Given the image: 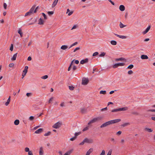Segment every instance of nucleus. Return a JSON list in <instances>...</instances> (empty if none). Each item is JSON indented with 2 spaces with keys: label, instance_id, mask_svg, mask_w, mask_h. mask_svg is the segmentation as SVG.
I'll list each match as a JSON object with an SVG mask.
<instances>
[{
  "label": "nucleus",
  "instance_id": "nucleus-3",
  "mask_svg": "<svg viewBox=\"0 0 155 155\" xmlns=\"http://www.w3.org/2000/svg\"><path fill=\"white\" fill-rule=\"evenodd\" d=\"M35 5H34L32 6L31 8L29 10V12L26 13L25 15V16L30 15L32 14L36 13L37 11L39 6H37L35 8Z\"/></svg>",
  "mask_w": 155,
  "mask_h": 155
},
{
  "label": "nucleus",
  "instance_id": "nucleus-32",
  "mask_svg": "<svg viewBox=\"0 0 155 155\" xmlns=\"http://www.w3.org/2000/svg\"><path fill=\"white\" fill-rule=\"evenodd\" d=\"M78 44V42H74V43L73 44H72L70 46V47H69V48H71V47H73V46H74L76 45H77Z\"/></svg>",
  "mask_w": 155,
  "mask_h": 155
},
{
  "label": "nucleus",
  "instance_id": "nucleus-30",
  "mask_svg": "<svg viewBox=\"0 0 155 155\" xmlns=\"http://www.w3.org/2000/svg\"><path fill=\"white\" fill-rule=\"evenodd\" d=\"M72 150H69L66 153H67L68 155H70L72 152Z\"/></svg>",
  "mask_w": 155,
  "mask_h": 155
},
{
  "label": "nucleus",
  "instance_id": "nucleus-5",
  "mask_svg": "<svg viewBox=\"0 0 155 155\" xmlns=\"http://www.w3.org/2000/svg\"><path fill=\"white\" fill-rule=\"evenodd\" d=\"M62 124V123L61 122H58L56 123L52 127L55 129L59 128Z\"/></svg>",
  "mask_w": 155,
  "mask_h": 155
},
{
  "label": "nucleus",
  "instance_id": "nucleus-16",
  "mask_svg": "<svg viewBox=\"0 0 155 155\" xmlns=\"http://www.w3.org/2000/svg\"><path fill=\"white\" fill-rule=\"evenodd\" d=\"M44 154V150L42 147L39 148V155H42Z\"/></svg>",
  "mask_w": 155,
  "mask_h": 155
},
{
  "label": "nucleus",
  "instance_id": "nucleus-44",
  "mask_svg": "<svg viewBox=\"0 0 155 155\" xmlns=\"http://www.w3.org/2000/svg\"><path fill=\"white\" fill-rule=\"evenodd\" d=\"M42 14L44 17V19L45 20L47 19V18L46 15H45V14L44 13H42Z\"/></svg>",
  "mask_w": 155,
  "mask_h": 155
},
{
  "label": "nucleus",
  "instance_id": "nucleus-48",
  "mask_svg": "<svg viewBox=\"0 0 155 155\" xmlns=\"http://www.w3.org/2000/svg\"><path fill=\"white\" fill-rule=\"evenodd\" d=\"M98 54V53L97 52H96L93 53V56H97Z\"/></svg>",
  "mask_w": 155,
  "mask_h": 155
},
{
  "label": "nucleus",
  "instance_id": "nucleus-20",
  "mask_svg": "<svg viewBox=\"0 0 155 155\" xmlns=\"http://www.w3.org/2000/svg\"><path fill=\"white\" fill-rule=\"evenodd\" d=\"M17 54L18 53H17L13 55L12 58H11V60L12 61H15L16 60V57H17Z\"/></svg>",
  "mask_w": 155,
  "mask_h": 155
},
{
  "label": "nucleus",
  "instance_id": "nucleus-51",
  "mask_svg": "<svg viewBox=\"0 0 155 155\" xmlns=\"http://www.w3.org/2000/svg\"><path fill=\"white\" fill-rule=\"evenodd\" d=\"M26 95L28 97H29L32 94L31 93H27Z\"/></svg>",
  "mask_w": 155,
  "mask_h": 155
},
{
  "label": "nucleus",
  "instance_id": "nucleus-33",
  "mask_svg": "<svg viewBox=\"0 0 155 155\" xmlns=\"http://www.w3.org/2000/svg\"><path fill=\"white\" fill-rule=\"evenodd\" d=\"M105 53L103 52L101 53V54L99 55V56L100 57H103L105 55Z\"/></svg>",
  "mask_w": 155,
  "mask_h": 155
},
{
  "label": "nucleus",
  "instance_id": "nucleus-47",
  "mask_svg": "<svg viewBox=\"0 0 155 155\" xmlns=\"http://www.w3.org/2000/svg\"><path fill=\"white\" fill-rule=\"evenodd\" d=\"M18 33L19 34H21L22 33L21 29V28H19L18 31Z\"/></svg>",
  "mask_w": 155,
  "mask_h": 155
},
{
  "label": "nucleus",
  "instance_id": "nucleus-57",
  "mask_svg": "<svg viewBox=\"0 0 155 155\" xmlns=\"http://www.w3.org/2000/svg\"><path fill=\"white\" fill-rule=\"evenodd\" d=\"M94 122L93 121V120H91L88 123V125H90V124H92V123H94Z\"/></svg>",
  "mask_w": 155,
  "mask_h": 155
},
{
  "label": "nucleus",
  "instance_id": "nucleus-7",
  "mask_svg": "<svg viewBox=\"0 0 155 155\" xmlns=\"http://www.w3.org/2000/svg\"><path fill=\"white\" fill-rule=\"evenodd\" d=\"M89 82V80L88 79L84 78L82 79V84L83 85H87Z\"/></svg>",
  "mask_w": 155,
  "mask_h": 155
},
{
  "label": "nucleus",
  "instance_id": "nucleus-34",
  "mask_svg": "<svg viewBox=\"0 0 155 155\" xmlns=\"http://www.w3.org/2000/svg\"><path fill=\"white\" fill-rule=\"evenodd\" d=\"M132 114L136 115H139V113L137 112H133L131 113Z\"/></svg>",
  "mask_w": 155,
  "mask_h": 155
},
{
  "label": "nucleus",
  "instance_id": "nucleus-41",
  "mask_svg": "<svg viewBox=\"0 0 155 155\" xmlns=\"http://www.w3.org/2000/svg\"><path fill=\"white\" fill-rule=\"evenodd\" d=\"M25 151L26 152H28L30 151V150H29V149L28 147H27L25 148Z\"/></svg>",
  "mask_w": 155,
  "mask_h": 155
},
{
  "label": "nucleus",
  "instance_id": "nucleus-55",
  "mask_svg": "<svg viewBox=\"0 0 155 155\" xmlns=\"http://www.w3.org/2000/svg\"><path fill=\"white\" fill-rule=\"evenodd\" d=\"M85 142V141H84V139L83 141L79 144V145H83L84 144V143Z\"/></svg>",
  "mask_w": 155,
  "mask_h": 155
},
{
  "label": "nucleus",
  "instance_id": "nucleus-59",
  "mask_svg": "<svg viewBox=\"0 0 155 155\" xmlns=\"http://www.w3.org/2000/svg\"><path fill=\"white\" fill-rule=\"evenodd\" d=\"M77 27V25H74L73 27L72 28H71V30H73V29H74L76 28Z\"/></svg>",
  "mask_w": 155,
  "mask_h": 155
},
{
  "label": "nucleus",
  "instance_id": "nucleus-9",
  "mask_svg": "<svg viewBox=\"0 0 155 155\" xmlns=\"http://www.w3.org/2000/svg\"><path fill=\"white\" fill-rule=\"evenodd\" d=\"M84 141H85V143H93V140L92 139H89L87 138H85L84 139Z\"/></svg>",
  "mask_w": 155,
  "mask_h": 155
},
{
  "label": "nucleus",
  "instance_id": "nucleus-39",
  "mask_svg": "<svg viewBox=\"0 0 155 155\" xmlns=\"http://www.w3.org/2000/svg\"><path fill=\"white\" fill-rule=\"evenodd\" d=\"M112 149H110L108 151L107 154V155H111L112 153Z\"/></svg>",
  "mask_w": 155,
  "mask_h": 155
},
{
  "label": "nucleus",
  "instance_id": "nucleus-53",
  "mask_svg": "<svg viewBox=\"0 0 155 155\" xmlns=\"http://www.w3.org/2000/svg\"><path fill=\"white\" fill-rule=\"evenodd\" d=\"M34 119V117L32 116H31L29 117V119L30 120H32Z\"/></svg>",
  "mask_w": 155,
  "mask_h": 155
},
{
  "label": "nucleus",
  "instance_id": "nucleus-50",
  "mask_svg": "<svg viewBox=\"0 0 155 155\" xmlns=\"http://www.w3.org/2000/svg\"><path fill=\"white\" fill-rule=\"evenodd\" d=\"M129 124V123H125L122 125V126L124 127Z\"/></svg>",
  "mask_w": 155,
  "mask_h": 155
},
{
  "label": "nucleus",
  "instance_id": "nucleus-29",
  "mask_svg": "<svg viewBox=\"0 0 155 155\" xmlns=\"http://www.w3.org/2000/svg\"><path fill=\"white\" fill-rule=\"evenodd\" d=\"M51 132L50 131H48L47 133L45 134L44 135L45 136H47L50 135L51 134Z\"/></svg>",
  "mask_w": 155,
  "mask_h": 155
},
{
  "label": "nucleus",
  "instance_id": "nucleus-11",
  "mask_svg": "<svg viewBox=\"0 0 155 155\" xmlns=\"http://www.w3.org/2000/svg\"><path fill=\"white\" fill-rule=\"evenodd\" d=\"M88 61V58H86L85 59L82 60L80 61V63L81 64H83L85 63H87Z\"/></svg>",
  "mask_w": 155,
  "mask_h": 155
},
{
  "label": "nucleus",
  "instance_id": "nucleus-22",
  "mask_svg": "<svg viewBox=\"0 0 155 155\" xmlns=\"http://www.w3.org/2000/svg\"><path fill=\"white\" fill-rule=\"evenodd\" d=\"M68 48V46L66 45H62L61 47V49L63 50H65Z\"/></svg>",
  "mask_w": 155,
  "mask_h": 155
},
{
  "label": "nucleus",
  "instance_id": "nucleus-1",
  "mask_svg": "<svg viewBox=\"0 0 155 155\" xmlns=\"http://www.w3.org/2000/svg\"><path fill=\"white\" fill-rule=\"evenodd\" d=\"M120 121L121 119H120L111 120L107 122H106L105 123L103 124H102L101 126L100 127L102 128L104 127H105L108 126L110 124L118 123Z\"/></svg>",
  "mask_w": 155,
  "mask_h": 155
},
{
  "label": "nucleus",
  "instance_id": "nucleus-27",
  "mask_svg": "<svg viewBox=\"0 0 155 155\" xmlns=\"http://www.w3.org/2000/svg\"><path fill=\"white\" fill-rule=\"evenodd\" d=\"M145 130H147V131H148V132H152V131H153V130L151 128H145Z\"/></svg>",
  "mask_w": 155,
  "mask_h": 155
},
{
  "label": "nucleus",
  "instance_id": "nucleus-35",
  "mask_svg": "<svg viewBox=\"0 0 155 155\" xmlns=\"http://www.w3.org/2000/svg\"><path fill=\"white\" fill-rule=\"evenodd\" d=\"M13 45L12 44L10 48V50L11 51H12L13 50Z\"/></svg>",
  "mask_w": 155,
  "mask_h": 155
},
{
  "label": "nucleus",
  "instance_id": "nucleus-2",
  "mask_svg": "<svg viewBox=\"0 0 155 155\" xmlns=\"http://www.w3.org/2000/svg\"><path fill=\"white\" fill-rule=\"evenodd\" d=\"M35 5H34L32 6L31 8L29 10V12L26 13L25 15V16L30 15L32 14L36 13L37 11L39 6H37L35 8Z\"/></svg>",
  "mask_w": 155,
  "mask_h": 155
},
{
  "label": "nucleus",
  "instance_id": "nucleus-21",
  "mask_svg": "<svg viewBox=\"0 0 155 155\" xmlns=\"http://www.w3.org/2000/svg\"><path fill=\"white\" fill-rule=\"evenodd\" d=\"M45 21L44 20L41 18H39V25H43Z\"/></svg>",
  "mask_w": 155,
  "mask_h": 155
},
{
  "label": "nucleus",
  "instance_id": "nucleus-26",
  "mask_svg": "<svg viewBox=\"0 0 155 155\" xmlns=\"http://www.w3.org/2000/svg\"><path fill=\"white\" fill-rule=\"evenodd\" d=\"M134 67V65L131 64L129 65L127 67V69H132Z\"/></svg>",
  "mask_w": 155,
  "mask_h": 155
},
{
  "label": "nucleus",
  "instance_id": "nucleus-49",
  "mask_svg": "<svg viewBox=\"0 0 155 155\" xmlns=\"http://www.w3.org/2000/svg\"><path fill=\"white\" fill-rule=\"evenodd\" d=\"M76 137H73L71 138L70 139V140L71 141H73L74 140H75L76 139Z\"/></svg>",
  "mask_w": 155,
  "mask_h": 155
},
{
  "label": "nucleus",
  "instance_id": "nucleus-61",
  "mask_svg": "<svg viewBox=\"0 0 155 155\" xmlns=\"http://www.w3.org/2000/svg\"><path fill=\"white\" fill-rule=\"evenodd\" d=\"M31 59H32V58H31V57L30 56H29L28 57V59H27L28 60V61H30L31 60Z\"/></svg>",
  "mask_w": 155,
  "mask_h": 155
},
{
  "label": "nucleus",
  "instance_id": "nucleus-6",
  "mask_svg": "<svg viewBox=\"0 0 155 155\" xmlns=\"http://www.w3.org/2000/svg\"><path fill=\"white\" fill-rule=\"evenodd\" d=\"M28 66H25V67L22 76V78L23 79L24 76L26 75L27 73L28 72Z\"/></svg>",
  "mask_w": 155,
  "mask_h": 155
},
{
  "label": "nucleus",
  "instance_id": "nucleus-18",
  "mask_svg": "<svg viewBox=\"0 0 155 155\" xmlns=\"http://www.w3.org/2000/svg\"><path fill=\"white\" fill-rule=\"evenodd\" d=\"M93 151V149L92 148H90L89 150L87 152L85 155H90V154Z\"/></svg>",
  "mask_w": 155,
  "mask_h": 155
},
{
  "label": "nucleus",
  "instance_id": "nucleus-54",
  "mask_svg": "<svg viewBox=\"0 0 155 155\" xmlns=\"http://www.w3.org/2000/svg\"><path fill=\"white\" fill-rule=\"evenodd\" d=\"M80 49V48H79V47H77V48H76L74 50L73 52H75L76 51H77V50H79Z\"/></svg>",
  "mask_w": 155,
  "mask_h": 155
},
{
  "label": "nucleus",
  "instance_id": "nucleus-37",
  "mask_svg": "<svg viewBox=\"0 0 155 155\" xmlns=\"http://www.w3.org/2000/svg\"><path fill=\"white\" fill-rule=\"evenodd\" d=\"M128 74L129 75H131L133 74V72L132 70H129L128 71Z\"/></svg>",
  "mask_w": 155,
  "mask_h": 155
},
{
  "label": "nucleus",
  "instance_id": "nucleus-13",
  "mask_svg": "<svg viewBox=\"0 0 155 155\" xmlns=\"http://www.w3.org/2000/svg\"><path fill=\"white\" fill-rule=\"evenodd\" d=\"M94 123L96 122L97 121H99L101 120V117H97V118H94L92 119Z\"/></svg>",
  "mask_w": 155,
  "mask_h": 155
},
{
  "label": "nucleus",
  "instance_id": "nucleus-28",
  "mask_svg": "<svg viewBox=\"0 0 155 155\" xmlns=\"http://www.w3.org/2000/svg\"><path fill=\"white\" fill-rule=\"evenodd\" d=\"M106 93V92L105 91H101L100 92V94H105Z\"/></svg>",
  "mask_w": 155,
  "mask_h": 155
},
{
  "label": "nucleus",
  "instance_id": "nucleus-58",
  "mask_svg": "<svg viewBox=\"0 0 155 155\" xmlns=\"http://www.w3.org/2000/svg\"><path fill=\"white\" fill-rule=\"evenodd\" d=\"M53 97H51L49 101V103H50L53 101Z\"/></svg>",
  "mask_w": 155,
  "mask_h": 155
},
{
  "label": "nucleus",
  "instance_id": "nucleus-43",
  "mask_svg": "<svg viewBox=\"0 0 155 155\" xmlns=\"http://www.w3.org/2000/svg\"><path fill=\"white\" fill-rule=\"evenodd\" d=\"M105 155V151L104 150H102L101 153L100 155Z\"/></svg>",
  "mask_w": 155,
  "mask_h": 155
},
{
  "label": "nucleus",
  "instance_id": "nucleus-10",
  "mask_svg": "<svg viewBox=\"0 0 155 155\" xmlns=\"http://www.w3.org/2000/svg\"><path fill=\"white\" fill-rule=\"evenodd\" d=\"M81 112L83 114H85L87 112V109L84 107H82L81 108Z\"/></svg>",
  "mask_w": 155,
  "mask_h": 155
},
{
  "label": "nucleus",
  "instance_id": "nucleus-19",
  "mask_svg": "<svg viewBox=\"0 0 155 155\" xmlns=\"http://www.w3.org/2000/svg\"><path fill=\"white\" fill-rule=\"evenodd\" d=\"M115 61H124L125 62L126 61V60L124 58H116L115 59Z\"/></svg>",
  "mask_w": 155,
  "mask_h": 155
},
{
  "label": "nucleus",
  "instance_id": "nucleus-64",
  "mask_svg": "<svg viewBox=\"0 0 155 155\" xmlns=\"http://www.w3.org/2000/svg\"><path fill=\"white\" fill-rule=\"evenodd\" d=\"M121 131H118L117 132V135H120L121 134Z\"/></svg>",
  "mask_w": 155,
  "mask_h": 155
},
{
  "label": "nucleus",
  "instance_id": "nucleus-8",
  "mask_svg": "<svg viewBox=\"0 0 155 155\" xmlns=\"http://www.w3.org/2000/svg\"><path fill=\"white\" fill-rule=\"evenodd\" d=\"M125 65V64L124 63H117L114 65L113 66V68H117L119 66H123Z\"/></svg>",
  "mask_w": 155,
  "mask_h": 155
},
{
  "label": "nucleus",
  "instance_id": "nucleus-12",
  "mask_svg": "<svg viewBox=\"0 0 155 155\" xmlns=\"http://www.w3.org/2000/svg\"><path fill=\"white\" fill-rule=\"evenodd\" d=\"M150 28V26H149L148 27H147V28L143 32V35H144L147 33L149 30Z\"/></svg>",
  "mask_w": 155,
  "mask_h": 155
},
{
  "label": "nucleus",
  "instance_id": "nucleus-36",
  "mask_svg": "<svg viewBox=\"0 0 155 155\" xmlns=\"http://www.w3.org/2000/svg\"><path fill=\"white\" fill-rule=\"evenodd\" d=\"M81 133V132H78V133H75V136H74V137H76V138L77 136H78L79 134H80Z\"/></svg>",
  "mask_w": 155,
  "mask_h": 155
},
{
  "label": "nucleus",
  "instance_id": "nucleus-60",
  "mask_svg": "<svg viewBox=\"0 0 155 155\" xmlns=\"http://www.w3.org/2000/svg\"><path fill=\"white\" fill-rule=\"evenodd\" d=\"M107 110V107H106L104 108H102L101 110V111H103L105 110Z\"/></svg>",
  "mask_w": 155,
  "mask_h": 155
},
{
  "label": "nucleus",
  "instance_id": "nucleus-56",
  "mask_svg": "<svg viewBox=\"0 0 155 155\" xmlns=\"http://www.w3.org/2000/svg\"><path fill=\"white\" fill-rule=\"evenodd\" d=\"M28 155H33L32 152L31 151L28 152Z\"/></svg>",
  "mask_w": 155,
  "mask_h": 155
},
{
  "label": "nucleus",
  "instance_id": "nucleus-24",
  "mask_svg": "<svg viewBox=\"0 0 155 155\" xmlns=\"http://www.w3.org/2000/svg\"><path fill=\"white\" fill-rule=\"evenodd\" d=\"M110 43L112 45H116L117 44V42L116 41H114V40L111 41H110Z\"/></svg>",
  "mask_w": 155,
  "mask_h": 155
},
{
  "label": "nucleus",
  "instance_id": "nucleus-14",
  "mask_svg": "<svg viewBox=\"0 0 155 155\" xmlns=\"http://www.w3.org/2000/svg\"><path fill=\"white\" fill-rule=\"evenodd\" d=\"M114 35L117 37L122 39H125L127 38V37L125 36L120 35L117 34H114Z\"/></svg>",
  "mask_w": 155,
  "mask_h": 155
},
{
  "label": "nucleus",
  "instance_id": "nucleus-31",
  "mask_svg": "<svg viewBox=\"0 0 155 155\" xmlns=\"http://www.w3.org/2000/svg\"><path fill=\"white\" fill-rule=\"evenodd\" d=\"M48 77V76L47 75H44L41 77V78L42 79H45L47 78Z\"/></svg>",
  "mask_w": 155,
  "mask_h": 155
},
{
  "label": "nucleus",
  "instance_id": "nucleus-15",
  "mask_svg": "<svg viewBox=\"0 0 155 155\" xmlns=\"http://www.w3.org/2000/svg\"><path fill=\"white\" fill-rule=\"evenodd\" d=\"M119 9L121 11H123L125 9V6L123 5H121L119 6Z\"/></svg>",
  "mask_w": 155,
  "mask_h": 155
},
{
  "label": "nucleus",
  "instance_id": "nucleus-46",
  "mask_svg": "<svg viewBox=\"0 0 155 155\" xmlns=\"http://www.w3.org/2000/svg\"><path fill=\"white\" fill-rule=\"evenodd\" d=\"M3 7L5 9H6L7 8V5L5 3H3Z\"/></svg>",
  "mask_w": 155,
  "mask_h": 155
},
{
  "label": "nucleus",
  "instance_id": "nucleus-23",
  "mask_svg": "<svg viewBox=\"0 0 155 155\" xmlns=\"http://www.w3.org/2000/svg\"><path fill=\"white\" fill-rule=\"evenodd\" d=\"M14 124L15 125H18L19 123V120L17 119L15 120L14 122Z\"/></svg>",
  "mask_w": 155,
  "mask_h": 155
},
{
  "label": "nucleus",
  "instance_id": "nucleus-62",
  "mask_svg": "<svg viewBox=\"0 0 155 155\" xmlns=\"http://www.w3.org/2000/svg\"><path fill=\"white\" fill-rule=\"evenodd\" d=\"M28 37H27L24 40V41H25V42H28Z\"/></svg>",
  "mask_w": 155,
  "mask_h": 155
},
{
  "label": "nucleus",
  "instance_id": "nucleus-45",
  "mask_svg": "<svg viewBox=\"0 0 155 155\" xmlns=\"http://www.w3.org/2000/svg\"><path fill=\"white\" fill-rule=\"evenodd\" d=\"M54 12L53 11H49L48 12V14L49 15H53L54 14Z\"/></svg>",
  "mask_w": 155,
  "mask_h": 155
},
{
  "label": "nucleus",
  "instance_id": "nucleus-52",
  "mask_svg": "<svg viewBox=\"0 0 155 155\" xmlns=\"http://www.w3.org/2000/svg\"><path fill=\"white\" fill-rule=\"evenodd\" d=\"M88 129V127H85L83 130V131H85L87 130Z\"/></svg>",
  "mask_w": 155,
  "mask_h": 155
},
{
  "label": "nucleus",
  "instance_id": "nucleus-4",
  "mask_svg": "<svg viewBox=\"0 0 155 155\" xmlns=\"http://www.w3.org/2000/svg\"><path fill=\"white\" fill-rule=\"evenodd\" d=\"M128 109V108L127 107H123L112 110H111V112H114L121 111H125L127 110Z\"/></svg>",
  "mask_w": 155,
  "mask_h": 155
},
{
  "label": "nucleus",
  "instance_id": "nucleus-40",
  "mask_svg": "<svg viewBox=\"0 0 155 155\" xmlns=\"http://www.w3.org/2000/svg\"><path fill=\"white\" fill-rule=\"evenodd\" d=\"M14 64L13 63H10L9 64V67L10 68H12L13 67Z\"/></svg>",
  "mask_w": 155,
  "mask_h": 155
},
{
  "label": "nucleus",
  "instance_id": "nucleus-42",
  "mask_svg": "<svg viewBox=\"0 0 155 155\" xmlns=\"http://www.w3.org/2000/svg\"><path fill=\"white\" fill-rule=\"evenodd\" d=\"M57 3H56V2H55V1H54L52 5V7H54L56 5Z\"/></svg>",
  "mask_w": 155,
  "mask_h": 155
},
{
  "label": "nucleus",
  "instance_id": "nucleus-25",
  "mask_svg": "<svg viewBox=\"0 0 155 155\" xmlns=\"http://www.w3.org/2000/svg\"><path fill=\"white\" fill-rule=\"evenodd\" d=\"M119 26H120V28H123L124 27L126 26V25H124L121 22H120Z\"/></svg>",
  "mask_w": 155,
  "mask_h": 155
},
{
  "label": "nucleus",
  "instance_id": "nucleus-63",
  "mask_svg": "<svg viewBox=\"0 0 155 155\" xmlns=\"http://www.w3.org/2000/svg\"><path fill=\"white\" fill-rule=\"evenodd\" d=\"M10 102V101H7L5 103V105L6 106H8V104H9Z\"/></svg>",
  "mask_w": 155,
  "mask_h": 155
},
{
  "label": "nucleus",
  "instance_id": "nucleus-38",
  "mask_svg": "<svg viewBox=\"0 0 155 155\" xmlns=\"http://www.w3.org/2000/svg\"><path fill=\"white\" fill-rule=\"evenodd\" d=\"M69 89L71 91L73 90L74 88V87L73 86H69Z\"/></svg>",
  "mask_w": 155,
  "mask_h": 155
},
{
  "label": "nucleus",
  "instance_id": "nucleus-17",
  "mask_svg": "<svg viewBox=\"0 0 155 155\" xmlns=\"http://www.w3.org/2000/svg\"><path fill=\"white\" fill-rule=\"evenodd\" d=\"M140 57L142 59H146L148 58L147 55L144 54L142 55Z\"/></svg>",
  "mask_w": 155,
  "mask_h": 155
}]
</instances>
